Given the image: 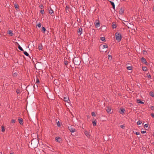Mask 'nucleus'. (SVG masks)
<instances>
[{
  "label": "nucleus",
  "instance_id": "9d476101",
  "mask_svg": "<svg viewBox=\"0 0 154 154\" xmlns=\"http://www.w3.org/2000/svg\"><path fill=\"white\" fill-rule=\"evenodd\" d=\"M18 121L19 122V123L21 125H23V119L22 118L19 119H18Z\"/></svg>",
  "mask_w": 154,
  "mask_h": 154
},
{
  "label": "nucleus",
  "instance_id": "20e7f679",
  "mask_svg": "<svg viewBox=\"0 0 154 154\" xmlns=\"http://www.w3.org/2000/svg\"><path fill=\"white\" fill-rule=\"evenodd\" d=\"M68 129L72 133H73L76 131L75 129L72 126L68 127Z\"/></svg>",
  "mask_w": 154,
  "mask_h": 154
},
{
  "label": "nucleus",
  "instance_id": "5701e85b",
  "mask_svg": "<svg viewBox=\"0 0 154 154\" xmlns=\"http://www.w3.org/2000/svg\"><path fill=\"white\" fill-rule=\"evenodd\" d=\"M23 51V53L25 54V55L27 56H29V54L26 51Z\"/></svg>",
  "mask_w": 154,
  "mask_h": 154
},
{
  "label": "nucleus",
  "instance_id": "4be33fe9",
  "mask_svg": "<svg viewBox=\"0 0 154 154\" xmlns=\"http://www.w3.org/2000/svg\"><path fill=\"white\" fill-rule=\"evenodd\" d=\"M112 56L110 55H109L108 56V60L110 61L112 60Z\"/></svg>",
  "mask_w": 154,
  "mask_h": 154
},
{
  "label": "nucleus",
  "instance_id": "dca6fc26",
  "mask_svg": "<svg viewBox=\"0 0 154 154\" xmlns=\"http://www.w3.org/2000/svg\"><path fill=\"white\" fill-rule=\"evenodd\" d=\"M49 10V12L50 13V14L51 15L52 14L54 13V11L53 10L51 9V8H50V9L48 10Z\"/></svg>",
  "mask_w": 154,
  "mask_h": 154
},
{
  "label": "nucleus",
  "instance_id": "f3484780",
  "mask_svg": "<svg viewBox=\"0 0 154 154\" xmlns=\"http://www.w3.org/2000/svg\"><path fill=\"white\" fill-rule=\"evenodd\" d=\"M85 135L87 136V137H89L90 136V134H89V133H88V132L87 131H85Z\"/></svg>",
  "mask_w": 154,
  "mask_h": 154
},
{
  "label": "nucleus",
  "instance_id": "13d9d810",
  "mask_svg": "<svg viewBox=\"0 0 154 154\" xmlns=\"http://www.w3.org/2000/svg\"><path fill=\"white\" fill-rule=\"evenodd\" d=\"M36 86L38 87V85H36Z\"/></svg>",
  "mask_w": 154,
  "mask_h": 154
},
{
  "label": "nucleus",
  "instance_id": "0eeeda50",
  "mask_svg": "<svg viewBox=\"0 0 154 154\" xmlns=\"http://www.w3.org/2000/svg\"><path fill=\"white\" fill-rule=\"evenodd\" d=\"M106 111L109 114H111L112 112V111L111 110L110 108L109 107H107V109H106Z\"/></svg>",
  "mask_w": 154,
  "mask_h": 154
},
{
  "label": "nucleus",
  "instance_id": "3c124183",
  "mask_svg": "<svg viewBox=\"0 0 154 154\" xmlns=\"http://www.w3.org/2000/svg\"><path fill=\"white\" fill-rule=\"evenodd\" d=\"M112 8H113L114 9V10H115V5L112 6Z\"/></svg>",
  "mask_w": 154,
  "mask_h": 154
},
{
  "label": "nucleus",
  "instance_id": "ddd939ff",
  "mask_svg": "<svg viewBox=\"0 0 154 154\" xmlns=\"http://www.w3.org/2000/svg\"><path fill=\"white\" fill-rule=\"evenodd\" d=\"M8 33L11 36H13L14 35V34L12 32V31L11 30H9L8 31Z\"/></svg>",
  "mask_w": 154,
  "mask_h": 154
},
{
  "label": "nucleus",
  "instance_id": "bf43d9fd",
  "mask_svg": "<svg viewBox=\"0 0 154 154\" xmlns=\"http://www.w3.org/2000/svg\"><path fill=\"white\" fill-rule=\"evenodd\" d=\"M35 85H34V87H35Z\"/></svg>",
  "mask_w": 154,
  "mask_h": 154
},
{
  "label": "nucleus",
  "instance_id": "a18cd8bd",
  "mask_svg": "<svg viewBox=\"0 0 154 154\" xmlns=\"http://www.w3.org/2000/svg\"><path fill=\"white\" fill-rule=\"evenodd\" d=\"M141 132L142 134H144L146 133V132L145 131H141Z\"/></svg>",
  "mask_w": 154,
  "mask_h": 154
},
{
  "label": "nucleus",
  "instance_id": "39448f33",
  "mask_svg": "<svg viewBox=\"0 0 154 154\" xmlns=\"http://www.w3.org/2000/svg\"><path fill=\"white\" fill-rule=\"evenodd\" d=\"M77 32L79 35H81L82 33V28L80 27L77 30Z\"/></svg>",
  "mask_w": 154,
  "mask_h": 154
},
{
  "label": "nucleus",
  "instance_id": "58836bf2",
  "mask_svg": "<svg viewBox=\"0 0 154 154\" xmlns=\"http://www.w3.org/2000/svg\"><path fill=\"white\" fill-rule=\"evenodd\" d=\"M39 82V79H38V78H37V79H36V83H38Z\"/></svg>",
  "mask_w": 154,
  "mask_h": 154
},
{
  "label": "nucleus",
  "instance_id": "ea45409f",
  "mask_svg": "<svg viewBox=\"0 0 154 154\" xmlns=\"http://www.w3.org/2000/svg\"><path fill=\"white\" fill-rule=\"evenodd\" d=\"M110 2L111 5H112V6L115 5L114 3L113 2H112V1H110Z\"/></svg>",
  "mask_w": 154,
  "mask_h": 154
},
{
  "label": "nucleus",
  "instance_id": "f704fd0d",
  "mask_svg": "<svg viewBox=\"0 0 154 154\" xmlns=\"http://www.w3.org/2000/svg\"><path fill=\"white\" fill-rule=\"evenodd\" d=\"M132 67L131 66H128L127 67V69L128 70H131L132 69Z\"/></svg>",
  "mask_w": 154,
  "mask_h": 154
},
{
  "label": "nucleus",
  "instance_id": "a19ab883",
  "mask_svg": "<svg viewBox=\"0 0 154 154\" xmlns=\"http://www.w3.org/2000/svg\"><path fill=\"white\" fill-rule=\"evenodd\" d=\"M148 126V124H145L144 125V128H147Z\"/></svg>",
  "mask_w": 154,
  "mask_h": 154
},
{
  "label": "nucleus",
  "instance_id": "f03ea898",
  "mask_svg": "<svg viewBox=\"0 0 154 154\" xmlns=\"http://www.w3.org/2000/svg\"><path fill=\"white\" fill-rule=\"evenodd\" d=\"M106 45L101 44L99 48L100 51L102 53L106 52Z\"/></svg>",
  "mask_w": 154,
  "mask_h": 154
},
{
  "label": "nucleus",
  "instance_id": "6ab92c4d",
  "mask_svg": "<svg viewBox=\"0 0 154 154\" xmlns=\"http://www.w3.org/2000/svg\"><path fill=\"white\" fill-rule=\"evenodd\" d=\"M137 102L138 103L144 104V103L141 101L140 100H137Z\"/></svg>",
  "mask_w": 154,
  "mask_h": 154
},
{
  "label": "nucleus",
  "instance_id": "8fccbe9b",
  "mask_svg": "<svg viewBox=\"0 0 154 154\" xmlns=\"http://www.w3.org/2000/svg\"><path fill=\"white\" fill-rule=\"evenodd\" d=\"M120 127L122 128H123V127H124V126L123 125H122L121 126H120Z\"/></svg>",
  "mask_w": 154,
  "mask_h": 154
},
{
  "label": "nucleus",
  "instance_id": "6e6552de",
  "mask_svg": "<svg viewBox=\"0 0 154 154\" xmlns=\"http://www.w3.org/2000/svg\"><path fill=\"white\" fill-rule=\"evenodd\" d=\"M124 8H121L120 9V10L119 11V13L120 14H122L124 13Z\"/></svg>",
  "mask_w": 154,
  "mask_h": 154
},
{
  "label": "nucleus",
  "instance_id": "603ef678",
  "mask_svg": "<svg viewBox=\"0 0 154 154\" xmlns=\"http://www.w3.org/2000/svg\"><path fill=\"white\" fill-rule=\"evenodd\" d=\"M145 52H146V51H145L143 50V53H144Z\"/></svg>",
  "mask_w": 154,
  "mask_h": 154
},
{
  "label": "nucleus",
  "instance_id": "6e6d98bb",
  "mask_svg": "<svg viewBox=\"0 0 154 154\" xmlns=\"http://www.w3.org/2000/svg\"><path fill=\"white\" fill-rule=\"evenodd\" d=\"M0 154H2V152H0Z\"/></svg>",
  "mask_w": 154,
  "mask_h": 154
},
{
  "label": "nucleus",
  "instance_id": "f8f14e48",
  "mask_svg": "<svg viewBox=\"0 0 154 154\" xmlns=\"http://www.w3.org/2000/svg\"><path fill=\"white\" fill-rule=\"evenodd\" d=\"M97 122V121H96L95 119H93L92 123L94 126H95L96 125Z\"/></svg>",
  "mask_w": 154,
  "mask_h": 154
},
{
  "label": "nucleus",
  "instance_id": "473e14b6",
  "mask_svg": "<svg viewBox=\"0 0 154 154\" xmlns=\"http://www.w3.org/2000/svg\"><path fill=\"white\" fill-rule=\"evenodd\" d=\"M16 93L17 94H20V91L19 89H17L16 90Z\"/></svg>",
  "mask_w": 154,
  "mask_h": 154
},
{
  "label": "nucleus",
  "instance_id": "423d86ee",
  "mask_svg": "<svg viewBox=\"0 0 154 154\" xmlns=\"http://www.w3.org/2000/svg\"><path fill=\"white\" fill-rule=\"evenodd\" d=\"M55 139L57 142H58L59 143H60L62 141L60 137H56L55 138Z\"/></svg>",
  "mask_w": 154,
  "mask_h": 154
},
{
  "label": "nucleus",
  "instance_id": "79ce46f5",
  "mask_svg": "<svg viewBox=\"0 0 154 154\" xmlns=\"http://www.w3.org/2000/svg\"><path fill=\"white\" fill-rule=\"evenodd\" d=\"M17 75V72H15L13 74V75L14 76H16Z\"/></svg>",
  "mask_w": 154,
  "mask_h": 154
},
{
  "label": "nucleus",
  "instance_id": "aec40b11",
  "mask_svg": "<svg viewBox=\"0 0 154 154\" xmlns=\"http://www.w3.org/2000/svg\"><path fill=\"white\" fill-rule=\"evenodd\" d=\"M18 49L20 50V51H24V50L22 48V47L20 46V45L19 44H18Z\"/></svg>",
  "mask_w": 154,
  "mask_h": 154
},
{
  "label": "nucleus",
  "instance_id": "b1692460",
  "mask_svg": "<svg viewBox=\"0 0 154 154\" xmlns=\"http://www.w3.org/2000/svg\"><path fill=\"white\" fill-rule=\"evenodd\" d=\"M149 94L152 97H154V93L153 92H150L149 93Z\"/></svg>",
  "mask_w": 154,
  "mask_h": 154
},
{
  "label": "nucleus",
  "instance_id": "1a4fd4ad",
  "mask_svg": "<svg viewBox=\"0 0 154 154\" xmlns=\"http://www.w3.org/2000/svg\"><path fill=\"white\" fill-rule=\"evenodd\" d=\"M96 27L97 28L100 26V23L98 21H97L94 23Z\"/></svg>",
  "mask_w": 154,
  "mask_h": 154
},
{
  "label": "nucleus",
  "instance_id": "c9c22d12",
  "mask_svg": "<svg viewBox=\"0 0 154 154\" xmlns=\"http://www.w3.org/2000/svg\"><path fill=\"white\" fill-rule=\"evenodd\" d=\"M150 108L151 109V110L152 111H154V106H151Z\"/></svg>",
  "mask_w": 154,
  "mask_h": 154
},
{
  "label": "nucleus",
  "instance_id": "c85d7f7f",
  "mask_svg": "<svg viewBox=\"0 0 154 154\" xmlns=\"http://www.w3.org/2000/svg\"><path fill=\"white\" fill-rule=\"evenodd\" d=\"M100 40H101L102 41H104L105 40V38L104 37H100Z\"/></svg>",
  "mask_w": 154,
  "mask_h": 154
},
{
  "label": "nucleus",
  "instance_id": "4d7b16f0",
  "mask_svg": "<svg viewBox=\"0 0 154 154\" xmlns=\"http://www.w3.org/2000/svg\"><path fill=\"white\" fill-rule=\"evenodd\" d=\"M108 47V46L107 45H106V48H107Z\"/></svg>",
  "mask_w": 154,
  "mask_h": 154
},
{
  "label": "nucleus",
  "instance_id": "5fc2aeb1",
  "mask_svg": "<svg viewBox=\"0 0 154 154\" xmlns=\"http://www.w3.org/2000/svg\"><path fill=\"white\" fill-rule=\"evenodd\" d=\"M10 154H14L12 153H10Z\"/></svg>",
  "mask_w": 154,
  "mask_h": 154
},
{
  "label": "nucleus",
  "instance_id": "f257e3e1",
  "mask_svg": "<svg viewBox=\"0 0 154 154\" xmlns=\"http://www.w3.org/2000/svg\"><path fill=\"white\" fill-rule=\"evenodd\" d=\"M73 61L74 64L76 65L79 66L81 63V59L79 57H74Z\"/></svg>",
  "mask_w": 154,
  "mask_h": 154
},
{
  "label": "nucleus",
  "instance_id": "c03bdc74",
  "mask_svg": "<svg viewBox=\"0 0 154 154\" xmlns=\"http://www.w3.org/2000/svg\"><path fill=\"white\" fill-rule=\"evenodd\" d=\"M11 122L13 123H15V120L14 119H13L12 120Z\"/></svg>",
  "mask_w": 154,
  "mask_h": 154
},
{
  "label": "nucleus",
  "instance_id": "7ed1b4c3",
  "mask_svg": "<svg viewBox=\"0 0 154 154\" xmlns=\"http://www.w3.org/2000/svg\"><path fill=\"white\" fill-rule=\"evenodd\" d=\"M115 37L116 40L118 42L120 41L122 38V35L121 34L116 32L115 34Z\"/></svg>",
  "mask_w": 154,
  "mask_h": 154
},
{
  "label": "nucleus",
  "instance_id": "a211bd4d",
  "mask_svg": "<svg viewBox=\"0 0 154 154\" xmlns=\"http://www.w3.org/2000/svg\"><path fill=\"white\" fill-rule=\"evenodd\" d=\"M112 26L113 29H115L116 27V24L115 23H112Z\"/></svg>",
  "mask_w": 154,
  "mask_h": 154
},
{
  "label": "nucleus",
  "instance_id": "72a5a7b5",
  "mask_svg": "<svg viewBox=\"0 0 154 154\" xmlns=\"http://www.w3.org/2000/svg\"><path fill=\"white\" fill-rule=\"evenodd\" d=\"M142 70L144 71H145L146 70V68L145 67H142Z\"/></svg>",
  "mask_w": 154,
  "mask_h": 154
},
{
  "label": "nucleus",
  "instance_id": "49530a36",
  "mask_svg": "<svg viewBox=\"0 0 154 154\" xmlns=\"http://www.w3.org/2000/svg\"><path fill=\"white\" fill-rule=\"evenodd\" d=\"M57 125L58 126H60V124L59 121L58 122H57Z\"/></svg>",
  "mask_w": 154,
  "mask_h": 154
},
{
  "label": "nucleus",
  "instance_id": "7c9ffc66",
  "mask_svg": "<svg viewBox=\"0 0 154 154\" xmlns=\"http://www.w3.org/2000/svg\"><path fill=\"white\" fill-rule=\"evenodd\" d=\"M142 123V122L141 121L139 120L138 121L137 123V124L138 125H140Z\"/></svg>",
  "mask_w": 154,
  "mask_h": 154
},
{
  "label": "nucleus",
  "instance_id": "c756f323",
  "mask_svg": "<svg viewBox=\"0 0 154 154\" xmlns=\"http://www.w3.org/2000/svg\"><path fill=\"white\" fill-rule=\"evenodd\" d=\"M40 13L42 14H45V11H44V10H42V9L41 10Z\"/></svg>",
  "mask_w": 154,
  "mask_h": 154
},
{
  "label": "nucleus",
  "instance_id": "9b49d317",
  "mask_svg": "<svg viewBox=\"0 0 154 154\" xmlns=\"http://www.w3.org/2000/svg\"><path fill=\"white\" fill-rule=\"evenodd\" d=\"M141 61L143 63L146 64L147 63V62L146 59L143 57H142Z\"/></svg>",
  "mask_w": 154,
  "mask_h": 154
},
{
  "label": "nucleus",
  "instance_id": "2f4dec72",
  "mask_svg": "<svg viewBox=\"0 0 154 154\" xmlns=\"http://www.w3.org/2000/svg\"><path fill=\"white\" fill-rule=\"evenodd\" d=\"M64 64L66 66H67L68 65V62L67 61H66L65 60H64Z\"/></svg>",
  "mask_w": 154,
  "mask_h": 154
},
{
  "label": "nucleus",
  "instance_id": "4c0bfd02",
  "mask_svg": "<svg viewBox=\"0 0 154 154\" xmlns=\"http://www.w3.org/2000/svg\"><path fill=\"white\" fill-rule=\"evenodd\" d=\"M39 7L40 8L42 9L44 8V6L42 5H40L39 6Z\"/></svg>",
  "mask_w": 154,
  "mask_h": 154
},
{
  "label": "nucleus",
  "instance_id": "393cba45",
  "mask_svg": "<svg viewBox=\"0 0 154 154\" xmlns=\"http://www.w3.org/2000/svg\"><path fill=\"white\" fill-rule=\"evenodd\" d=\"M146 76L147 78H148L149 79H151V76L150 75V74L149 73H147L146 74Z\"/></svg>",
  "mask_w": 154,
  "mask_h": 154
},
{
  "label": "nucleus",
  "instance_id": "864d4df0",
  "mask_svg": "<svg viewBox=\"0 0 154 154\" xmlns=\"http://www.w3.org/2000/svg\"><path fill=\"white\" fill-rule=\"evenodd\" d=\"M153 11H154V7L153 8Z\"/></svg>",
  "mask_w": 154,
  "mask_h": 154
},
{
  "label": "nucleus",
  "instance_id": "bb28decb",
  "mask_svg": "<svg viewBox=\"0 0 154 154\" xmlns=\"http://www.w3.org/2000/svg\"><path fill=\"white\" fill-rule=\"evenodd\" d=\"M69 100L68 97H64V100L66 102H68V100Z\"/></svg>",
  "mask_w": 154,
  "mask_h": 154
},
{
  "label": "nucleus",
  "instance_id": "e433bc0d",
  "mask_svg": "<svg viewBox=\"0 0 154 154\" xmlns=\"http://www.w3.org/2000/svg\"><path fill=\"white\" fill-rule=\"evenodd\" d=\"M91 115L92 116H96V115L95 114V113H94V112H92L91 113Z\"/></svg>",
  "mask_w": 154,
  "mask_h": 154
},
{
  "label": "nucleus",
  "instance_id": "4468645a",
  "mask_svg": "<svg viewBox=\"0 0 154 154\" xmlns=\"http://www.w3.org/2000/svg\"><path fill=\"white\" fill-rule=\"evenodd\" d=\"M125 111V109H120V111L119 112L120 113V114H123L124 112Z\"/></svg>",
  "mask_w": 154,
  "mask_h": 154
},
{
  "label": "nucleus",
  "instance_id": "412c9836",
  "mask_svg": "<svg viewBox=\"0 0 154 154\" xmlns=\"http://www.w3.org/2000/svg\"><path fill=\"white\" fill-rule=\"evenodd\" d=\"M5 128L4 127V126L2 125V132H4L5 131Z\"/></svg>",
  "mask_w": 154,
  "mask_h": 154
},
{
  "label": "nucleus",
  "instance_id": "09e8293b",
  "mask_svg": "<svg viewBox=\"0 0 154 154\" xmlns=\"http://www.w3.org/2000/svg\"><path fill=\"white\" fill-rule=\"evenodd\" d=\"M136 134L137 135H140V133L139 132H137L136 133Z\"/></svg>",
  "mask_w": 154,
  "mask_h": 154
},
{
  "label": "nucleus",
  "instance_id": "37998d69",
  "mask_svg": "<svg viewBox=\"0 0 154 154\" xmlns=\"http://www.w3.org/2000/svg\"><path fill=\"white\" fill-rule=\"evenodd\" d=\"M37 26L38 27L40 28L41 26V24L40 23H39L38 25Z\"/></svg>",
  "mask_w": 154,
  "mask_h": 154
},
{
  "label": "nucleus",
  "instance_id": "cd10ccee",
  "mask_svg": "<svg viewBox=\"0 0 154 154\" xmlns=\"http://www.w3.org/2000/svg\"><path fill=\"white\" fill-rule=\"evenodd\" d=\"M42 30L43 31V32H44V33L46 31V29L44 27H42Z\"/></svg>",
  "mask_w": 154,
  "mask_h": 154
},
{
  "label": "nucleus",
  "instance_id": "2eb2a0df",
  "mask_svg": "<svg viewBox=\"0 0 154 154\" xmlns=\"http://www.w3.org/2000/svg\"><path fill=\"white\" fill-rule=\"evenodd\" d=\"M38 49L39 50H41L42 49L43 46L42 44H38Z\"/></svg>",
  "mask_w": 154,
  "mask_h": 154
},
{
  "label": "nucleus",
  "instance_id": "a878e982",
  "mask_svg": "<svg viewBox=\"0 0 154 154\" xmlns=\"http://www.w3.org/2000/svg\"><path fill=\"white\" fill-rule=\"evenodd\" d=\"M14 6L15 8H18L19 5L17 4H14Z\"/></svg>",
  "mask_w": 154,
  "mask_h": 154
},
{
  "label": "nucleus",
  "instance_id": "de8ad7c7",
  "mask_svg": "<svg viewBox=\"0 0 154 154\" xmlns=\"http://www.w3.org/2000/svg\"><path fill=\"white\" fill-rule=\"evenodd\" d=\"M151 116L152 117H154V114L153 113H151Z\"/></svg>",
  "mask_w": 154,
  "mask_h": 154
}]
</instances>
